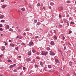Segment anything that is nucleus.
Returning <instances> with one entry per match:
<instances>
[{
	"mask_svg": "<svg viewBox=\"0 0 76 76\" xmlns=\"http://www.w3.org/2000/svg\"><path fill=\"white\" fill-rule=\"evenodd\" d=\"M10 45L11 47H13L14 46H15V45L14 44H10Z\"/></svg>",
	"mask_w": 76,
	"mask_h": 76,
	"instance_id": "nucleus-7",
	"label": "nucleus"
},
{
	"mask_svg": "<svg viewBox=\"0 0 76 76\" xmlns=\"http://www.w3.org/2000/svg\"><path fill=\"white\" fill-rule=\"evenodd\" d=\"M14 72H18V70H17V69H15L14 70H13Z\"/></svg>",
	"mask_w": 76,
	"mask_h": 76,
	"instance_id": "nucleus-15",
	"label": "nucleus"
},
{
	"mask_svg": "<svg viewBox=\"0 0 76 76\" xmlns=\"http://www.w3.org/2000/svg\"><path fill=\"white\" fill-rule=\"evenodd\" d=\"M27 61H31V60L30 59V58H27Z\"/></svg>",
	"mask_w": 76,
	"mask_h": 76,
	"instance_id": "nucleus-21",
	"label": "nucleus"
},
{
	"mask_svg": "<svg viewBox=\"0 0 76 76\" xmlns=\"http://www.w3.org/2000/svg\"><path fill=\"white\" fill-rule=\"evenodd\" d=\"M54 38H55V39H57V37L56 36H54Z\"/></svg>",
	"mask_w": 76,
	"mask_h": 76,
	"instance_id": "nucleus-26",
	"label": "nucleus"
},
{
	"mask_svg": "<svg viewBox=\"0 0 76 76\" xmlns=\"http://www.w3.org/2000/svg\"><path fill=\"white\" fill-rule=\"evenodd\" d=\"M1 37H3V34H1Z\"/></svg>",
	"mask_w": 76,
	"mask_h": 76,
	"instance_id": "nucleus-61",
	"label": "nucleus"
},
{
	"mask_svg": "<svg viewBox=\"0 0 76 76\" xmlns=\"http://www.w3.org/2000/svg\"><path fill=\"white\" fill-rule=\"evenodd\" d=\"M5 45H6H6H7V43L6 42H5Z\"/></svg>",
	"mask_w": 76,
	"mask_h": 76,
	"instance_id": "nucleus-42",
	"label": "nucleus"
},
{
	"mask_svg": "<svg viewBox=\"0 0 76 76\" xmlns=\"http://www.w3.org/2000/svg\"><path fill=\"white\" fill-rule=\"evenodd\" d=\"M61 9L62 10H63V7L62 6H61Z\"/></svg>",
	"mask_w": 76,
	"mask_h": 76,
	"instance_id": "nucleus-44",
	"label": "nucleus"
},
{
	"mask_svg": "<svg viewBox=\"0 0 76 76\" xmlns=\"http://www.w3.org/2000/svg\"><path fill=\"white\" fill-rule=\"evenodd\" d=\"M21 9L22 11H24V10H25V9L24 8H21Z\"/></svg>",
	"mask_w": 76,
	"mask_h": 76,
	"instance_id": "nucleus-27",
	"label": "nucleus"
},
{
	"mask_svg": "<svg viewBox=\"0 0 76 76\" xmlns=\"http://www.w3.org/2000/svg\"><path fill=\"white\" fill-rule=\"evenodd\" d=\"M59 26L61 27V26H62V25L59 24Z\"/></svg>",
	"mask_w": 76,
	"mask_h": 76,
	"instance_id": "nucleus-50",
	"label": "nucleus"
},
{
	"mask_svg": "<svg viewBox=\"0 0 76 76\" xmlns=\"http://www.w3.org/2000/svg\"><path fill=\"white\" fill-rule=\"evenodd\" d=\"M50 4L51 6H53V5L54 4V3L53 2H51L50 3Z\"/></svg>",
	"mask_w": 76,
	"mask_h": 76,
	"instance_id": "nucleus-9",
	"label": "nucleus"
},
{
	"mask_svg": "<svg viewBox=\"0 0 76 76\" xmlns=\"http://www.w3.org/2000/svg\"><path fill=\"white\" fill-rule=\"evenodd\" d=\"M67 3H70V1H67Z\"/></svg>",
	"mask_w": 76,
	"mask_h": 76,
	"instance_id": "nucleus-31",
	"label": "nucleus"
},
{
	"mask_svg": "<svg viewBox=\"0 0 76 76\" xmlns=\"http://www.w3.org/2000/svg\"><path fill=\"white\" fill-rule=\"evenodd\" d=\"M50 54L51 55V56H54L55 55V53L52 51H50Z\"/></svg>",
	"mask_w": 76,
	"mask_h": 76,
	"instance_id": "nucleus-1",
	"label": "nucleus"
},
{
	"mask_svg": "<svg viewBox=\"0 0 76 76\" xmlns=\"http://www.w3.org/2000/svg\"><path fill=\"white\" fill-rule=\"evenodd\" d=\"M41 54H42V55H45V52L42 51V52Z\"/></svg>",
	"mask_w": 76,
	"mask_h": 76,
	"instance_id": "nucleus-13",
	"label": "nucleus"
},
{
	"mask_svg": "<svg viewBox=\"0 0 76 76\" xmlns=\"http://www.w3.org/2000/svg\"><path fill=\"white\" fill-rule=\"evenodd\" d=\"M32 52L33 53H35V50H32Z\"/></svg>",
	"mask_w": 76,
	"mask_h": 76,
	"instance_id": "nucleus-32",
	"label": "nucleus"
},
{
	"mask_svg": "<svg viewBox=\"0 0 76 76\" xmlns=\"http://www.w3.org/2000/svg\"><path fill=\"white\" fill-rule=\"evenodd\" d=\"M3 25L2 24H0V27H2Z\"/></svg>",
	"mask_w": 76,
	"mask_h": 76,
	"instance_id": "nucleus-49",
	"label": "nucleus"
},
{
	"mask_svg": "<svg viewBox=\"0 0 76 76\" xmlns=\"http://www.w3.org/2000/svg\"><path fill=\"white\" fill-rule=\"evenodd\" d=\"M23 70H25V69H26V67H23Z\"/></svg>",
	"mask_w": 76,
	"mask_h": 76,
	"instance_id": "nucleus-41",
	"label": "nucleus"
},
{
	"mask_svg": "<svg viewBox=\"0 0 76 76\" xmlns=\"http://www.w3.org/2000/svg\"><path fill=\"white\" fill-rule=\"evenodd\" d=\"M38 38V36H37L35 37V38Z\"/></svg>",
	"mask_w": 76,
	"mask_h": 76,
	"instance_id": "nucleus-58",
	"label": "nucleus"
},
{
	"mask_svg": "<svg viewBox=\"0 0 76 76\" xmlns=\"http://www.w3.org/2000/svg\"><path fill=\"white\" fill-rule=\"evenodd\" d=\"M3 28H0V30L1 31H3Z\"/></svg>",
	"mask_w": 76,
	"mask_h": 76,
	"instance_id": "nucleus-40",
	"label": "nucleus"
},
{
	"mask_svg": "<svg viewBox=\"0 0 76 76\" xmlns=\"http://www.w3.org/2000/svg\"><path fill=\"white\" fill-rule=\"evenodd\" d=\"M32 44H33V42H30L28 44V45L29 46H31Z\"/></svg>",
	"mask_w": 76,
	"mask_h": 76,
	"instance_id": "nucleus-6",
	"label": "nucleus"
},
{
	"mask_svg": "<svg viewBox=\"0 0 76 76\" xmlns=\"http://www.w3.org/2000/svg\"><path fill=\"white\" fill-rule=\"evenodd\" d=\"M55 61L57 63H60V61L57 59H55Z\"/></svg>",
	"mask_w": 76,
	"mask_h": 76,
	"instance_id": "nucleus-5",
	"label": "nucleus"
},
{
	"mask_svg": "<svg viewBox=\"0 0 76 76\" xmlns=\"http://www.w3.org/2000/svg\"><path fill=\"white\" fill-rule=\"evenodd\" d=\"M18 31L19 32H21V30H20V29H18Z\"/></svg>",
	"mask_w": 76,
	"mask_h": 76,
	"instance_id": "nucleus-25",
	"label": "nucleus"
},
{
	"mask_svg": "<svg viewBox=\"0 0 76 76\" xmlns=\"http://www.w3.org/2000/svg\"><path fill=\"white\" fill-rule=\"evenodd\" d=\"M48 54V52H45V55H47Z\"/></svg>",
	"mask_w": 76,
	"mask_h": 76,
	"instance_id": "nucleus-39",
	"label": "nucleus"
},
{
	"mask_svg": "<svg viewBox=\"0 0 76 76\" xmlns=\"http://www.w3.org/2000/svg\"><path fill=\"white\" fill-rule=\"evenodd\" d=\"M21 45H25V44L23 42H22L21 44Z\"/></svg>",
	"mask_w": 76,
	"mask_h": 76,
	"instance_id": "nucleus-20",
	"label": "nucleus"
},
{
	"mask_svg": "<svg viewBox=\"0 0 76 76\" xmlns=\"http://www.w3.org/2000/svg\"><path fill=\"white\" fill-rule=\"evenodd\" d=\"M9 31H11V32H13V30L12 28H10L9 30Z\"/></svg>",
	"mask_w": 76,
	"mask_h": 76,
	"instance_id": "nucleus-10",
	"label": "nucleus"
},
{
	"mask_svg": "<svg viewBox=\"0 0 76 76\" xmlns=\"http://www.w3.org/2000/svg\"><path fill=\"white\" fill-rule=\"evenodd\" d=\"M36 58H37V59H39V58L38 57H37Z\"/></svg>",
	"mask_w": 76,
	"mask_h": 76,
	"instance_id": "nucleus-51",
	"label": "nucleus"
},
{
	"mask_svg": "<svg viewBox=\"0 0 76 76\" xmlns=\"http://www.w3.org/2000/svg\"><path fill=\"white\" fill-rule=\"evenodd\" d=\"M40 23H41L40 22H37V24L36 25V26H37V25H40Z\"/></svg>",
	"mask_w": 76,
	"mask_h": 76,
	"instance_id": "nucleus-16",
	"label": "nucleus"
},
{
	"mask_svg": "<svg viewBox=\"0 0 76 76\" xmlns=\"http://www.w3.org/2000/svg\"><path fill=\"white\" fill-rule=\"evenodd\" d=\"M66 49V47H64V50H65Z\"/></svg>",
	"mask_w": 76,
	"mask_h": 76,
	"instance_id": "nucleus-57",
	"label": "nucleus"
},
{
	"mask_svg": "<svg viewBox=\"0 0 76 76\" xmlns=\"http://www.w3.org/2000/svg\"><path fill=\"white\" fill-rule=\"evenodd\" d=\"M3 18H4V15H1V19H3Z\"/></svg>",
	"mask_w": 76,
	"mask_h": 76,
	"instance_id": "nucleus-11",
	"label": "nucleus"
},
{
	"mask_svg": "<svg viewBox=\"0 0 76 76\" xmlns=\"http://www.w3.org/2000/svg\"><path fill=\"white\" fill-rule=\"evenodd\" d=\"M68 44H69V45H71V44L69 43H68Z\"/></svg>",
	"mask_w": 76,
	"mask_h": 76,
	"instance_id": "nucleus-64",
	"label": "nucleus"
},
{
	"mask_svg": "<svg viewBox=\"0 0 76 76\" xmlns=\"http://www.w3.org/2000/svg\"><path fill=\"white\" fill-rule=\"evenodd\" d=\"M23 35H26V33L24 32V33H23Z\"/></svg>",
	"mask_w": 76,
	"mask_h": 76,
	"instance_id": "nucleus-53",
	"label": "nucleus"
},
{
	"mask_svg": "<svg viewBox=\"0 0 76 76\" xmlns=\"http://www.w3.org/2000/svg\"><path fill=\"white\" fill-rule=\"evenodd\" d=\"M43 9H44V10H45V7H43Z\"/></svg>",
	"mask_w": 76,
	"mask_h": 76,
	"instance_id": "nucleus-55",
	"label": "nucleus"
},
{
	"mask_svg": "<svg viewBox=\"0 0 76 76\" xmlns=\"http://www.w3.org/2000/svg\"><path fill=\"white\" fill-rule=\"evenodd\" d=\"M21 57H22V56H18V58H21Z\"/></svg>",
	"mask_w": 76,
	"mask_h": 76,
	"instance_id": "nucleus-45",
	"label": "nucleus"
},
{
	"mask_svg": "<svg viewBox=\"0 0 76 76\" xmlns=\"http://www.w3.org/2000/svg\"><path fill=\"white\" fill-rule=\"evenodd\" d=\"M2 56H3V55L2 54L0 56V57H2Z\"/></svg>",
	"mask_w": 76,
	"mask_h": 76,
	"instance_id": "nucleus-46",
	"label": "nucleus"
},
{
	"mask_svg": "<svg viewBox=\"0 0 76 76\" xmlns=\"http://www.w3.org/2000/svg\"><path fill=\"white\" fill-rule=\"evenodd\" d=\"M4 22V20H2L1 21V22Z\"/></svg>",
	"mask_w": 76,
	"mask_h": 76,
	"instance_id": "nucleus-35",
	"label": "nucleus"
},
{
	"mask_svg": "<svg viewBox=\"0 0 76 76\" xmlns=\"http://www.w3.org/2000/svg\"><path fill=\"white\" fill-rule=\"evenodd\" d=\"M22 37H20L19 38L20 39H22Z\"/></svg>",
	"mask_w": 76,
	"mask_h": 76,
	"instance_id": "nucleus-54",
	"label": "nucleus"
},
{
	"mask_svg": "<svg viewBox=\"0 0 76 76\" xmlns=\"http://www.w3.org/2000/svg\"><path fill=\"white\" fill-rule=\"evenodd\" d=\"M59 18H61V15L59 14Z\"/></svg>",
	"mask_w": 76,
	"mask_h": 76,
	"instance_id": "nucleus-36",
	"label": "nucleus"
},
{
	"mask_svg": "<svg viewBox=\"0 0 76 76\" xmlns=\"http://www.w3.org/2000/svg\"><path fill=\"white\" fill-rule=\"evenodd\" d=\"M36 54L37 55H39V52H37Z\"/></svg>",
	"mask_w": 76,
	"mask_h": 76,
	"instance_id": "nucleus-43",
	"label": "nucleus"
},
{
	"mask_svg": "<svg viewBox=\"0 0 76 76\" xmlns=\"http://www.w3.org/2000/svg\"><path fill=\"white\" fill-rule=\"evenodd\" d=\"M7 61H8V62H10V63H12V61L11 60H10V59L8 60Z\"/></svg>",
	"mask_w": 76,
	"mask_h": 76,
	"instance_id": "nucleus-18",
	"label": "nucleus"
},
{
	"mask_svg": "<svg viewBox=\"0 0 76 76\" xmlns=\"http://www.w3.org/2000/svg\"><path fill=\"white\" fill-rule=\"evenodd\" d=\"M9 42H12V40H9Z\"/></svg>",
	"mask_w": 76,
	"mask_h": 76,
	"instance_id": "nucleus-63",
	"label": "nucleus"
},
{
	"mask_svg": "<svg viewBox=\"0 0 76 76\" xmlns=\"http://www.w3.org/2000/svg\"><path fill=\"white\" fill-rule=\"evenodd\" d=\"M63 39L64 40V39H65V37L64 36H63Z\"/></svg>",
	"mask_w": 76,
	"mask_h": 76,
	"instance_id": "nucleus-47",
	"label": "nucleus"
},
{
	"mask_svg": "<svg viewBox=\"0 0 76 76\" xmlns=\"http://www.w3.org/2000/svg\"><path fill=\"white\" fill-rule=\"evenodd\" d=\"M34 23H36L37 22V20H34Z\"/></svg>",
	"mask_w": 76,
	"mask_h": 76,
	"instance_id": "nucleus-22",
	"label": "nucleus"
},
{
	"mask_svg": "<svg viewBox=\"0 0 76 76\" xmlns=\"http://www.w3.org/2000/svg\"><path fill=\"white\" fill-rule=\"evenodd\" d=\"M28 55L29 56H31V51H29L28 52Z\"/></svg>",
	"mask_w": 76,
	"mask_h": 76,
	"instance_id": "nucleus-8",
	"label": "nucleus"
},
{
	"mask_svg": "<svg viewBox=\"0 0 76 76\" xmlns=\"http://www.w3.org/2000/svg\"><path fill=\"white\" fill-rule=\"evenodd\" d=\"M47 50L48 51H49V50H50V48H47Z\"/></svg>",
	"mask_w": 76,
	"mask_h": 76,
	"instance_id": "nucleus-24",
	"label": "nucleus"
},
{
	"mask_svg": "<svg viewBox=\"0 0 76 76\" xmlns=\"http://www.w3.org/2000/svg\"><path fill=\"white\" fill-rule=\"evenodd\" d=\"M22 73H21H21H20V75H22Z\"/></svg>",
	"mask_w": 76,
	"mask_h": 76,
	"instance_id": "nucleus-62",
	"label": "nucleus"
},
{
	"mask_svg": "<svg viewBox=\"0 0 76 76\" xmlns=\"http://www.w3.org/2000/svg\"><path fill=\"white\" fill-rule=\"evenodd\" d=\"M15 49H16V50H18L19 48L18 47H16L15 48Z\"/></svg>",
	"mask_w": 76,
	"mask_h": 76,
	"instance_id": "nucleus-29",
	"label": "nucleus"
},
{
	"mask_svg": "<svg viewBox=\"0 0 76 76\" xmlns=\"http://www.w3.org/2000/svg\"><path fill=\"white\" fill-rule=\"evenodd\" d=\"M49 72H53L52 71H51V70H50L49 71Z\"/></svg>",
	"mask_w": 76,
	"mask_h": 76,
	"instance_id": "nucleus-52",
	"label": "nucleus"
},
{
	"mask_svg": "<svg viewBox=\"0 0 76 76\" xmlns=\"http://www.w3.org/2000/svg\"><path fill=\"white\" fill-rule=\"evenodd\" d=\"M40 64L41 66H42L43 64H42V62H40Z\"/></svg>",
	"mask_w": 76,
	"mask_h": 76,
	"instance_id": "nucleus-33",
	"label": "nucleus"
},
{
	"mask_svg": "<svg viewBox=\"0 0 76 76\" xmlns=\"http://www.w3.org/2000/svg\"><path fill=\"white\" fill-rule=\"evenodd\" d=\"M19 38V36H17L16 37V38Z\"/></svg>",
	"mask_w": 76,
	"mask_h": 76,
	"instance_id": "nucleus-48",
	"label": "nucleus"
},
{
	"mask_svg": "<svg viewBox=\"0 0 76 76\" xmlns=\"http://www.w3.org/2000/svg\"><path fill=\"white\" fill-rule=\"evenodd\" d=\"M9 28H10V26H9V25H6L5 26L6 29H9Z\"/></svg>",
	"mask_w": 76,
	"mask_h": 76,
	"instance_id": "nucleus-3",
	"label": "nucleus"
},
{
	"mask_svg": "<svg viewBox=\"0 0 76 76\" xmlns=\"http://www.w3.org/2000/svg\"><path fill=\"white\" fill-rule=\"evenodd\" d=\"M35 67H37V68L38 67V65H36V64L35 65Z\"/></svg>",
	"mask_w": 76,
	"mask_h": 76,
	"instance_id": "nucleus-34",
	"label": "nucleus"
},
{
	"mask_svg": "<svg viewBox=\"0 0 76 76\" xmlns=\"http://www.w3.org/2000/svg\"><path fill=\"white\" fill-rule=\"evenodd\" d=\"M71 24H73V23H73V22H71L70 23Z\"/></svg>",
	"mask_w": 76,
	"mask_h": 76,
	"instance_id": "nucleus-56",
	"label": "nucleus"
},
{
	"mask_svg": "<svg viewBox=\"0 0 76 76\" xmlns=\"http://www.w3.org/2000/svg\"><path fill=\"white\" fill-rule=\"evenodd\" d=\"M69 64L70 66H72V62L70 61L69 63Z\"/></svg>",
	"mask_w": 76,
	"mask_h": 76,
	"instance_id": "nucleus-19",
	"label": "nucleus"
},
{
	"mask_svg": "<svg viewBox=\"0 0 76 76\" xmlns=\"http://www.w3.org/2000/svg\"><path fill=\"white\" fill-rule=\"evenodd\" d=\"M49 8L50 9H51V7H49Z\"/></svg>",
	"mask_w": 76,
	"mask_h": 76,
	"instance_id": "nucleus-60",
	"label": "nucleus"
},
{
	"mask_svg": "<svg viewBox=\"0 0 76 76\" xmlns=\"http://www.w3.org/2000/svg\"><path fill=\"white\" fill-rule=\"evenodd\" d=\"M59 51L60 52V53H61V55H62V54H63V53H62V51H61V50H59Z\"/></svg>",
	"mask_w": 76,
	"mask_h": 76,
	"instance_id": "nucleus-28",
	"label": "nucleus"
},
{
	"mask_svg": "<svg viewBox=\"0 0 76 76\" xmlns=\"http://www.w3.org/2000/svg\"><path fill=\"white\" fill-rule=\"evenodd\" d=\"M50 44L51 45H54V42L53 41H52Z\"/></svg>",
	"mask_w": 76,
	"mask_h": 76,
	"instance_id": "nucleus-2",
	"label": "nucleus"
},
{
	"mask_svg": "<svg viewBox=\"0 0 76 76\" xmlns=\"http://www.w3.org/2000/svg\"><path fill=\"white\" fill-rule=\"evenodd\" d=\"M72 31H71V30L69 31V34H71V33H72Z\"/></svg>",
	"mask_w": 76,
	"mask_h": 76,
	"instance_id": "nucleus-37",
	"label": "nucleus"
},
{
	"mask_svg": "<svg viewBox=\"0 0 76 76\" xmlns=\"http://www.w3.org/2000/svg\"><path fill=\"white\" fill-rule=\"evenodd\" d=\"M2 48L3 49L2 50V51H4V49H5V47H4V46H3L2 47Z\"/></svg>",
	"mask_w": 76,
	"mask_h": 76,
	"instance_id": "nucleus-12",
	"label": "nucleus"
},
{
	"mask_svg": "<svg viewBox=\"0 0 76 76\" xmlns=\"http://www.w3.org/2000/svg\"><path fill=\"white\" fill-rule=\"evenodd\" d=\"M48 67L49 68H51V65H49L48 66Z\"/></svg>",
	"mask_w": 76,
	"mask_h": 76,
	"instance_id": "nucleus-17",
	"label": "nucleus"
},
{
	"mask_svg": "<svg viewBox=\"0 0 76 76\" xmlns=\"http://www.w3.org/2000/svg\"><path fill=\"white\" fill-rule=\"evenodd\" d=\"M37 6H41V4H40L39 3H38L37 4Z\"/></svg>",
	"mask_w": 76,
	"mask_h": 76,
	"instance_id": "nucleus-23",
	"label": "nucleus"
},
{
	"mask_svg": "<svg viewBox=\"0 0 76 76\" xmlns=\"http://www.w3.org/2000/svg\"><path fill=\"white\" fill-rule=\"evenodd\" d=\"M29 31V28H27L26 29V31Z\"/></svg>",
	"mask_w": 76,
	"mask_h": 76,
	"instance_id": "nucleus-38",
	"label": "nucleus"
},
{
	"mask_svg": "<svg viewBox=\"0 0 76 76\" xmlns=\"http://www.w3.org/2000/svg\"><path fill=\"white\" fill-rule=\"evenodd\" d=\"M4 0H1V1H2V2H4Z\"/></svg>",
	"mask_w": 76,
	"mask_h": 76,
	"instance_id": "nucleus-59",
	"label": "nucleus"
},
{
	"mask_svg": "<svg viewBox=\"0 0 76 76\" xmlns=\"http://www.w3.org/2000/svg\"><path fill=\"white\" fill-rule=\"evenodd\" d=\"M16 66V64H14L13 65H11L10 66V69H11V68H12L13 67H15V66Z\"/></svg>",
	"mask_w": 76,
	"mask_h": 76,
	"instance_id": "nucleus-4",
	"label": "nucleus"
},
{
	"mask_svg": "<svg viewBox=\"0 0 76 76\" xmlns=\"http://www.w3.org/2000/svg\"><path fill=\"white\" fill-rule=\"evenodd\" d=\"M21 68L19 66V67H18V68L17 69H18V70H19V69H20Z\"/></svg>",
	"mask_w": 76,
	"mask_h": 76,
	"instance_id": "nucleus-30",
	"label": "nucleus"
},
{
	"mask_svg": "<svg viewBox=\"0 0 76 76\" xmlns=\"http://www.w3.org/2000/svg\"><path fill=\"white\" fill-rule=\"evenodd\" d=\"M6 7V5H2V8H5Z\"/></svg>",
	"mask_w": 76,
	"mask_h": 76,
	"instance_id": "nucleus-14",
	"label": "nucleus"
}]
</instances>
